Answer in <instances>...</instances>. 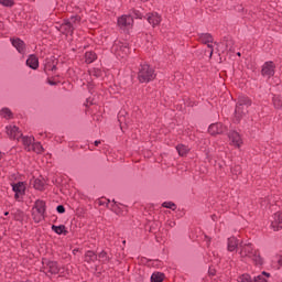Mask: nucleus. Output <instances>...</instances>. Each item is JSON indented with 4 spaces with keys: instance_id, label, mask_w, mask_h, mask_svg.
Returning <instances> with one entry per match:
<instances>
[{
    "instance_id": "obj_50",
    "label": "nucleus",
    "mask_w": 282,
    "mask_h": 282,
    "mask_svg": "<svg viewBox=\"0 0 282 282\" xmlns=\"http://www.w3.org/2000/svg\"><path fill=\"white\" fill-rule=\"evenodd\" d=\"M50 85H55V83L54 82H50Z\"/></svg>"
},
{
    "instance_id": "obj_35",
    "label": "nucleus",
    "mask_w": 282,
    "mask_h": 282,
    "mask_svg": "<svg viewBox=\"0 0 282 282\" xmlns=\"http://www.w3.org/2000/svg\"><path fill=\"white\" fill-rule=\"evenodd\" d=\"M110 210H112V213H116V215H122V209H120V204L116 203V200H113V204L110 205Z\"/></svg>"
},
{
    "instance_id": "obj_2",
    "label": "nucleus",
    "mask_w": 282,
    "mask_h": 282,
    "mask_svg": "<svg viewBox=\"0 0 282 282\" xmlns=\"http://www.w3.org/2000/svg\"><path fill=\"white\" fill-rule=\"evenodd\" d=\"M155 68L150 64L142 63L138 68L137 78L141 84L153 83V79L156 78Z\"/></svg>"
},
{
    "instance_id": "obj_7",
    "label": "nucleus",
    "mask_w": 282,
    "mask_h": 282,
    "mask_svg": "<svg viewBox=\"0 0 282 282\" xmlns=\"http://www.w3.org/2000/svg\"><path fill=\"white\" fill-rule=\"evenodd\" d=\"M275 69H276V64H274V62L272 61H269L262 65L261 74L264 78H272V76H274L275 74Z\"/></svg>"
},
{
    "instance_id": "obj_51",
    "label": "nucleus",
    "mask_w": 282,
    "mask_h": 282,
    "mask_svg": "<svg viewBox=\"0 0 282 282\" xmlns=\"http://www.w3.org/2000/svg\"><path fill=\"white\" fill-rule=\"evenodd\" d=\"M141 1H143V3H147V1H149V0H141Z\"/></svg>"
},
{
    "instance_id": "obj_30",
    "label": "nucleus",
    "mask_w": 282,
    "mask_h": 282,
    "mask_svg": "<svg viewBox=\"0 0 282 282\" xmlns=\"http://www.w3.org/2000/svg\"><path fill=\"white\" fill-rule=\"evenodd\" d=\"M0 116H2V118H6V120H12L13 118L12 110H10L9 108H2L0 111Z\"/></svg>"
},
{
    "instance_id": "obj_48",
    "label": "nucleus",
    "mask_w": 282,
    "mask_h": 282,
    "mask_svg": "<svg viewBox=\"0 0 282 282\" xmlns=\"http://www.w3.org/2000/svg\"><path fill=\"white\" fill-rule=\"evenodd\" d=\"M8 215H10V212L4 213V217H8Z\"/></svg>"
},
{
    "instance_id": "obj_45",
    "label": "nucleus",
    "mask_w": 282,
    "mask_h": 282,
    "mask_svg": "<svg viewBox=\"0 0 282 282\" xmlns=\"http://www.w3.org/2000/svg\"><path fill=\"white\" fill-rule=\"evenodd\" d=\"M101 143H102V141L97 140V141L94 142V145H95V147H98V145L101 144Z\"/></svg>"
},
{
    "instance_id": "obj_16",
    "label": "nucleus",
    "mask_w": 282,
    "mask_h": 282,
    "mask_svg": "<svg viewBox=\"0 0 282 282\" xmlns=\"http://www.w3.org/2000/svg\"><path fill=\"white\" fill-rule=\"evenodd\" d=\"M241 243H239V239L236 237H230L227 240V250L228 252H235Z\"/></svg>"
},
{
    "instance_id": "obj_23",
    "label": "nucleus",
    "mask_w": 282,
    "mask_h": 282,
    "mask_svg": "<svg viewBox=\"0 0 282 282\" xmlns=\"http://www.w3.org/2000/svg\"><path fill=\"white\" fill-rule=\"evenodd\" d=\"M65 21H67L69 25H73V28L76 30V28L80 25L82 18L80 15H72L70 18L65 19Z\"/></svg>"
},
{
    "instance_id": "obj_15",
    "label": "nucleus",
    "mask_w": 282,
    "mask_h": 282,
    "mask_svg": "<svg viewBox=\"0 0 282 282\" xmlns=\"http://www.w3.org/2000/svg\"><path fill=\"white\" fill-rule=\"evenodd\" d=\"M147 21L152 25V28H155L162 23V15L159 13H148Z\"/></svg>"
},
{
    "instance_id": "obj_21",
    "label": "nucleus",
    "mask_w": 282,
    "mask_h": 282,
    "mask_svg": "<svg viewBox=\"0 0 282 282\" xmlns=\"http://www.w3.org/2000/svg\"><path fill=\"white\" fill-rule=\"evenodd\" d=\"M97 259H98L99 263H102V264H107V263H109V261H111V257H109V253L105 250H101L97 254Z\"/></svg>"
},
{
    "instance_id": "obj_5",
    "label": "nucleus",
    "mask_w": 282,
    "mask_h": 282,
    "mask_svg": "<svg viewBox=\"0 0 282 282\" xmlns=\"http://www.w3.org/2000/svg\"><path fill=\"white\" fill-rule=\"evenodd\" d=\"M41 272H44L46 276L56 275L61 272V265H58V261L42 259Z\"/></svg>"
},
{
    "instance_id": "obj_52",
    "label": "nucleus",
    "mask_w": 282,
    "mask_h": 282,
    "mask_svg": "<svg viewBox=\"0 0 282 282\" xmlns=\"http://www.w3.org/2000/svg\"><path fill=\"white\" fill-rule=\"evenodd\" d=\"M0 28H3V23L0 22Z\"/></svg>"
},
{
    "instance_id": "obj_6",
    "label": "nucleus",
    "mask_w": 282,
    "mask_h": 282,
    "mask_svg": "<svg viewBox=\"0 0 282 282\" xmlns=\"http://www.w3.org/2000/svg\"><path fill=\"white\" fill-rule=\"evenodd\" d=\"M12 191L14 193V199L15 202H23V197H25V183L24 182H18L11 184Z\"/></svg>"
},
{
    "instance_id": "obj_4",
    "label": "nucleus",
    "mask_w": 282,
    "mask_h": 282,
    "mask_svg": "<svg viewBox=\"0 0 282 282\" xmlns=\"http://www.w3.org/2000/svg\"><path fill=\"white\" fill-rule=\"evenodd\" d=\"M111 52L117 58H127L131 54V48L129 47V42L124 40H116L111 47Z\"/></svg>"
},
{
    "instance_id": "obj_53",
    "label": "nucleus",
    "mask_w": 282,
    "mask_h": 282,
    "mask_svg": "<svg viewBox=\"0 0 282 282\" xmlns=\"http://www.w3.org/2000/svg\"><path fill=\"white\" fill-rule=\"evenodd\" d=\"M239 56H241V53H237Z\"/></svg>"
},
{
    "instance_id": "obj_42",
    "label": "nucleus",
    "mask_w": 282,
    "mask_h": 282,
    "mask_svg": "<svg viewBox=\"0 0 282 282\" xmlns=\"http://www.w3.org/2000/svg\"><path fill=\"white\" fill-rule=\"evenodd\" d=\"M56 212L59 214V215H63L65 213V206L63 205H58L56 207Z\"/></svg>"
},
{
    "instance_id": "obj_28",
    "label": "nucleus",
    "mask_w": 282,
    "mask_h": 282,
    "mask_svg": "<svg viewBox=\"0 0 282 282\" xmlns=\"http://www.w3.org/2000/svg\"><path fill=\"white\" fill-rule=\"evenodd\" d=\"M34 208H35V213H42L45 215V202L43 200H36L35 202V205H34Z\"/></svg>"
},
{
    "instance_id": "obj_25",
    "label": "nucleus",
    "mask_w": 282,
    "mask_h": 282,
    "mask_svg": "<svg viewBox=\"0 0 282 282\" xmlns=\"http://www.w3.org/2000/svg\"><path fill=\"white\" fill-rule=\"evenodd\" d=\"M33 187L35 188V191H45V180L35 178L33 183Z\"/></svg>"
},
{
    "instance_id": "obj_36",
    "label": "nucleus",
    "mask_w": 282,
    "mask_h": 282,
    "mask_svg": "<svg viewBox=\"0 0 282 282\" xmlns=\"http://www.w3.org/2000/svg\"><path fill=\"white\" fill-rule=\"evenodd\" d=\"M237 281L238 282H254V281H252V278L248 273H245V274L238 276Z\"/></svg>"
},
{
    "instance_id": "obj_46",
    "label": "nucleus",
    "mask_w": 282,
    "mask_h": 282,
    "mask_svg": "<svg viewBox=\"0 0 282 282\" xmlns=\"http://www.w3.org/2000/svg\"><path fill=\"white\" fill-rule=\"evenodd\" d=\"M169 226H170V228H174L175 221H170Z\"/></svg>"
},
{
    "instance_id": "obj_49",
    "label": "nucleus",
    "mask_w": 282,
    "mask_h": 282,
    "mask_svg": "<svg viewBox=\"0 0 282 282\" xmlns=\"http://www.w3.org/2000/svg\"><path fill=\"white\" fill-rule=\"evenodd\" d=\"M216 217H217V216L213 215V216H212V219L215 221V218H216Z\"/></svg>"
},
{
    "instance_id": "obj_33",
    "label": "nucleus",
    "mask_w": 282,
    "mask_h": 282,
    "mask_svg": "<svg viewBox=\"0 0 282 282\" xmlns=\"http://www.w3.org/2000/svg\"><path fill=\"white\" fill-rule=\"evenodd\" d=\"M31 151H34V153H43L44 149L41 142H36L31 145Z\"/></svg>"
},
{
    "instance_id": "obj_9",
    "label": "nucleus",
    "mask_w": 282,
    "mask_h": 282,
    "mask_svg": "<svg viewBox=\"0 0 282 282\" xmlns=\"http://www.w3.org/2000/svg\"><path fill=\"white\" fill-rule=\"evenodd\" d=\"M56 30H58L61 34H64V36H74V31L76 29L74 28V25L69 24V22L64 20L62 24L56 26Z\"/></svg>"
},
{
    "instance_id": "obj_39",
    "label": "nucleus",
    "mask_w": 282,
    "mask_h": 282,
    "mask_svg": "<svg viewBox=\"0 0 282 282\" xmlns=\"http://www.w3.org/2000/svg\"><path fill=\"white\" fill-rule=\"evenodd\" d=\"M163 208H170V210H175L177 208V205H175V203L173 202H164L162 204Z\"/></svg>"
},
{
    "instance_id": "obj_38",
    "label": "nucleus",
    "mask_w": 282,
    "mask_h": 282,
    "mask_svg": "<svg viewBox=\"0 0 282 282\" xmlns=\"http://www.w3.org/2000/svg\"><path fill=\"white\" fill-rule=\"evenodd\" d=\"M231 173L235 177H239V175H241V165H235L231 167Z\"/></svg>"
},
{
    "instance_id": "obj_10",
    "label": "nucleus",
    "mask_w": 282,
    "mask_h": 282,
    "mask_svg": "<svg viewBox=\"0 0 282 282\" xmlns=\"http://www.w3.org/2000/svg\"><path fill=\"white\" fill-rule=\"evenodd\" d=\"M228 138L232 147H236V149H241V145L243 144V139H241V134H239V132L231 130L228 132Z\"/></svg>"
},
{
    "instance_id": "obj_26",
    "label": "nucleus",
    "mask_w": 282,
    "mask_h": 282,
    "mask_svg": "<svg viewBox=\"0 0 282 282\" xmlns=\"http://www.w3.org/2000/svg\"><path fill=\"white\" fill-rule=\"evenodd\" d=\"M272 104H273L274 109H282V94L274 95L272 98Z\"/></svg>"
},
{
    "instance_id": "obj_34",
    "label": "nucleus",
    "mask_w": 282,
    "mask_h": 282,
    "mask_svg": "<svg viewBox=\"0 0 282 282\" xmlns=\"http://www.w3.org/2000/svg\"><path fill=\"white\" fill-rule=\"evenodd\" d=\"M88 73L89 76H93L94 78H100V76H102V70H100V68H91Z\"/></svg>"
},
{
    "instance_id": "obj_8",
    "label": "nucleus",
    "mask_w": 282,
    "mask_h": 282,
    "mask_svg": "<svg viewBox=\"0 0 282 282\" xmlns=\"http://www.w3.org/2000/svg\"><path fill=\"white\" fill-rule=\"evenodd\" d=\"M198 41L199 43H203L204 45H207L208 50H209V56H213V41H215V39L213 37V35L210 33H199L198 34Z\"/></svg>"
},
{
    "instance_id": "obj_12",
    "label": "nucleus",
    "mask_w": 282,
    "mask_h": 282,
    "mask_svg": "<svg viewBox=\"0 0 282 282\" xmlns=\"http://www.w3.org/2000/svg\"><path fill=\"white\" fill-rule=\"evenodd\" d=\"M119 28H121V30H124V28H132L133 26V17L131 15H121L120 18H118L117 21Z\"/></svg>"
},
{
    "instance_id": "obj_13",
    "label": "nucleus",
    "mask_w": 282,
    "mask_h": 282,
    "mask_svg": "<svg viewBox=\"0 0 282 282\" xmlns=\"http://www.w3.org/2000/svg\"><path fill=\"white\" fill-rule=\"evenodd\" d=\"M226 131V127L221 122L212 123L208 128V133L210 135H221Z\"/></svg>"
},
{
    "instance_id": "obj_40",
    "label": "nucleus",
    "mask_w": 282,
    "mask_h": 282,
    "mask_svg": "<svg viewBox=\"0 0 282 282\" xmlns=\"http://www.w3.org/2000/svg\"><path fill=\"white\" fill-rule=\"evenodd\" d=\"M98 205L99 206H106L107 208L111 207V200L107 199V198H100L98 200Z\"/></svg>"
},
{
    "instance_id": "obj_19",
    "label": "nucleus",
    "mask_w": 282,
    "mask_h": 282,
    "mask_svg": "<svg viewBox=\"0 0 282 282\" xmlns=\"http://www.w3.org/2000/svg\"><path fill=\"white\" fill-rule=\"evenodd\" d=\"M26 65L31 69H39V57L36 55H30L26 59Z\"/></svg>"
},
{
    "instance_id": "obj_32",
    "label": "nucleus",
    "mask_w": 282,
    "mask_h": 282,
    "mask_svg": "<svg viewBox=\"0 0 282 282\" xmlns=\"http://www.w3.org/2000/svg\"><path fill=\"white\" fill-rule=\"evenodd\" d=\"M164 281V273L162 272H154L151 275V282H163Z\"/></svg>"
},
{
    "instance_id": "obj_43",
    "label": "nucleus",
    "mask_w": 282,
    "mask_h": 282,
    "mask_svg": "<svg viewBox=\"0 0 282 282\" xmlns=\"http://www.w3.org/2000/svg\"><path fill=\"white\" fill-rule=\"evenodd\" d=\"M278 264L280 265V268H282V254H280L278 258Z\"/></svg>"
},
{
    "instance_id": "obj_37",
    "label": "nucleus",
    "mask_w": 282,
    "mask_h": 282,
    "mask_svg": "<svg viewBox=\"0 0 282 282\" xmlns=\"http://www.w3.org/2000/svg\"><path fill=\"white\" fill-rule=\"evenodd\" d=\"M45 69L47 72H56V63L54 61H50L45 64Z\"/></svg>"
},
{
    "instance_id": "obj_22",
    "label": "nucleus",
    "mask_w": 282,
    "mask_h": 282,
    "mask_svg": "<svg viewBox=\"0 0 282 282\" xmlns=\"http://www.w3.org/2000/svg\"><path fill=\"white\" fill-rule=\"evenodd\" d=\"M97 59L98 55L96 54V52L88 51L85 53V63H87V65H91V63H94Z\"/></svg>"
},
{
    "instance_id": "obj_24",
    "label": "nucleus",
    "mask_w": 282,
    "mask_h": 282,
    "mask_svg": "<svg viewBox=\"0 0 282 282\" xmlns=\"http://www.w3.org/2000/svg\"><path fill=\"white\" fill-rule=\"evenodd\" d=\"M176 151H177L178 155H181V158H184V156L188 155L191 148H188L187 145H184V144H177Z\"/></svg>"
},
{
    "instance_id": "obj_14",
    "label": "nucleus",
    "mask_w": 282,
    "mask_h": 282,
    "mask_svg": "<svg viewBox=\"0 0 282 282\" xmlns=\"http://www.w3.org/2000/svg\"><path fill=\"white\" fill-rule=\"evenodd\" d=\"M271 228L275 232H279V230H282V212H276L273 214V220L271 221Z\"/></svg>"
},
{
    "instance_id": "obj_44",
    "label": "nucleus",
    "mask_w": 282,
    "mask_h": 282,
    "mask_svg": "<svg viewBox=\"0 0 282 282\" xmlns=\"http://www.w3.org/2000/svg\"><path fill=\"white\" fill-rule=\"evenodd\" d=\"M134 14H135L137 19H141V17H142V13H140V11H134Z\"/></svg>"
},
{
    "instance_id": "obj_17",
    "label": "nucleus",
    "mask_w": 282,
    "mask_h": 282,
    "mask_svg": "<svg viewBox=\"0 0 282 282\" xmlns=\"http://www.w3.org/2000/svg\"><path fill=\"white\" fill-rule=\"evenodd\" d=\"M11 43L15 50H18L19 54H25V42L23 40L17 37L11 40Z\"/></svg>"
},
{
    "instance_id": "obj_41",
    "label": "nucleus",
    "mask_w": 282,
    "mask_h": 282,
    "mask_svg": "<svg viewBox=\"0 0 282 282\" xmlns=\"http://www.w3.org/2000/svg\"><path fill=\"white\" fill-rule=\"evenodd\" d=\"M0 4L6 8H12V6H14V0H0Z\"/></svg>"
},
{
    "instance_id": "obj_20",
    "label": "nucleus",
    "mask_w": 282,
    "mask_h": 282,
    "mask_svg": "<svg viewBox=\"0 0 282 282\" xmlns=\"http://www.w3.org/2000/svg\"><path fill=\"white\" fill-rule=\"evenodd\" d=\"M20 140L25 147V151H32V145L34 144V137H21Z\"/></svg>"
},
{
    "instance_id": "obj_31",
    "label": "nucleus",
    "mask_w": 282,
    "mask_h": 282,
    "mask_svg": "<svg viewBox=\"0 0 282 282\" xmlns=\"http://www.w3.org/2000/svg\"><path fill=\"white\" fill-rule=\"evenodd\" d=\"M32 217L35 224H41L45 219V214L33 212Z\"/></svg>"
},
{
    "instance_id": "obj_29",
    "label": "nucleus",
    "mask_w": 282,
    "mask_h": 282,
    "mask_svg": "<svg viewBox=\"0 0 282 282\" xmlns=\"http://www.w3.org/2000/svg\"><path fill=\"white\" fill-rule=\"evenodd\" d=\"M270 273L263 271L260 275L253 279V282H269Z\"/></svg>"
},
{
    "instance_id": "obj_11",
    "label": "nucleus",
    "mask_w": 282,
    "mask_h": 282,
    "mask_svg": "<svg viewBox=\"0 0 282 282\" xmlns=\"http://www.w3.org/2000/svg\"><path fill=\"white\" fill-rule=\"evenodd\" d=\"M7 135H9L10 140H18L20 141L23 138V133L19 130L17 126H7Z\"/></svg>"
},
{
    "instance_id": "obj_27",
    "label": "nucleus",
    "mask_w": 282,
    "mask_h": 282,
    "mask_svg": "<svg viewBox=\"0 0 282 282\" xmlns=\"http://www.w3.org/2000/svg\"><path fill=\"white\" fill-rule=\"evenodd\" d=\"M51 229L56 235H67V230H65V225H59V226L52 225Z\"/></svg>"
},
{
    "instance_id": "obj_1",
    "label": "nucleus",
    "mask_w": 282,
    "mask_h": 282,
    "mask_svg": "<svg viewBox=\"0 0 282 282\" xmlns=\"http://www.w3.org/2000/svg\"><path fill=\"white\" fill-rule=\"evenodd\" d=\"M239 254L241 259H251L254 265H263V258L259 250L254 249V246L250 242L239 245Z\"/></svg>"
},
{
    "instance_id": "obj_54",
    "label": "nucleus",
    "mask_w": 282,
    "mask_h": 282,
    "mask_svg": "<svg viewBox=\"0 0 282 282\" xmlns=\"http://www.w3.org/2000/svg\"><path fill=\"white\" fill-rule=\"evenodd\" d=\"M0 160H1V152H0Z\"/></svg>"
},
{
    "instance_id": "obj_3",
    "label": "nucleus",
    "mask_w": 282,
    "mask_h": 282,
    "mask_svg": "<svg viewBox=\"0 0 282 282\" xmlns=\"http://www.w3.org/2000/svg\"><path fill=\"white\" fill-rule=\"evenodd\" d=\"M249 107H252V99L248 96L240 95L235 108V122H241V118L248 113Z\"/></svg>"
},
{
    "instance_id": "obj_18",
    "label": "nucleus",
    "mask_w": 282,
    "mask_h": 282,
    "mask_svg": "<svg viewBox=\"0 0 282 282\" xmlns=\"http://www.w3.org/2000/svg\"><path fill=\"white\" fill-rule=\"evenodd\" d=\"M84 261L86 263H96V261H98V254H96V252L93 250H88L84 254Z\"/></svg>"
},
{
    "instance_id": "obj_47",
    "label": "nucleus",
    "mask_w": 282,
    "mask_h": 282,
    "mask_svg": "<svg viewBox=\"0 0 282 282\" xmlns=\"http://www.w3.org/2000/svg\"><path fill=\"white\" fill-rule=\"evenodd\" d=\"M78 252V249L73 250V254H76Z\"/></svg>"
}]
</instances>
